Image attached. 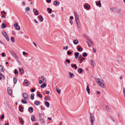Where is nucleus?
I'll list each match as a JSON object with an SVG mask.
<instances>
[{"label": "nucleus", "mask_w": 125, "mask_h": 125, "mask_svg": "<svg viewBox=\"0 0 125 125\" xmlns=\"http://www.w3.org/2000/svg\"><path fill=\"white\" fill-rule=\"evenodd\" d=\"M97 83L101 87L104 88L105 87V85L104 81L101 79L98 78L96 79Z\"/></svg>", "instance_id": "f257e3e1"}, {"label": "nucleus", "mask_w": 125, "mask_h": 125, "mask_svg": "<svg viewBox=\"0 0 125 125\" xmlns=\"http://www.w3.org/2000/svg\"><path fill=\"white\" fill-rule=\"evenodd\" d=\"M90 118L91 120V125H94V121L95 120V118L94 115L91 114L90 115Z\"/></svg>", "instance_id": "f03ea898"}, {"label": "nucleus", "mask_w": 125, "mask_h": 125, "mask_svg": "<svg viewBox=\"0 0 125 125\" xmlns=\"http://www.w3.org/2000/svg\"><path fill=\"white\" fill-rule=\"evenodd\" d=\"M22 96L23 98L27 100L28 99V95L27 93H25L22 94Z\"/></svg>", "instance_id": "7ed1b4c3"}, {"label": "nucleus", "mask_w": 125, "mask_h": 125, "mask_svg": "<svg viewBox=\"0 0 125 125\" xmlns=\"http://www.w3.org/2000/svg\"><path fill=\"white\" fill-rule=\"evenodd\" d=\"M8 92L10 95H12V90L10 87H8L7 88Z\"/></svg>", "instance_id": "20e7f679"}, {"label": "nucleus", "mask_w": 125, "mask_h": 125, "mask_svg": "<svg viewBox=\"0 0 125 125\" xmlns=\"http://www.w3.org/2000/svg\"><path fill=\"white\" fill-rule=\"evenodd\" d=\"M10 53L12 56L15 58L18 57V56L13 51H11L10 52Z\"/></svg>", "instance_id": "39448f33"}, {"label": "nucleus", "mask_w": 125, "mask_h": 125, "mask_svg": "<svg viewBox=\"0 0 125 125\" xmlns=\"http://www.w3.org/2000/svg\"><path fill=\"white\" fill-rule=\"evenodd\" d=\"M90 5H87L85 4L84 5V8L86 10L89 9L90 7Z\"/></svg>", "instance_id": "423d86ee"}, {"label": "nucleus", "mask_w": 125, "mask_h": 125, "mask_svg": "<svg viewBox=\"0 0 125 125\" xmlns=\"http://www.w3.org/2000/svg\"><path fill=\"white\" fill-rule=\"evenodd\" d=\"M69 73L70 74L69 77L70 78H72L74 77V75L73 73L69 72Z\"/></svg>", "instance_id": "0eeeda50"}, {"label": "nucleus", "mask_w": 125, "mask_h": 125, "mask_svg": "<svg viewBox=\"0 0 125 125\" xmlns=\"http://www.w3.org/2000/svg\"><path fill=\"white\" fill-rule=\"evenodd\" d=\"M55 87L56 88V90L57 92L59 94H60L61 92V89H59V88L57 86H55Z\"/></svg>", "instance_id": "6e6552de"}, {"label": "nucleus", "mask_w": 125, "mask_h": 125, "mask_svg": "<svg viewBox=\"0 0 125 125\" xmlns=\"http://www.w3.org/2000/svg\"><path fill=\"white\" fill-rule=\"evenodd\" d=\"M53 3L54 5L56 6H57L60 4L59 2H58L56 1H54Z\"/></svg>", "instance_id": "1a4fd4ad"}, {"label": "nucleus", "mask_w": 125, "mask_h": 125, "mask_svg": "<svg viewBox=\"0 0 125 125\" xmlns=\"http://www.w3.org/2000/svg\"><path fill=\"white\" fill-rule=\"evenodd\" d=\"M79 53L78 52H75L74 53V55L75 56V58H76L77 59L78 58V56L79 55Z\"/></svg>", "instance_id": "9d476101"}, {"label": "nucleus", "mask_w": 125, "mask_h": 125, "mask_svg": "<svg viewBox=\"0 0 125 125\" xmlns=\"http://www.w3.org/2000/svg\"><path fill=\"white\" fill-rule=\"evenodd\" d=\"M46 86L47 84L46 83H43L41 85L40 87L42 88Z\"/></svg>", "instance_id": "9b49d317"}, {"label": "nucleus", "mask_w": 125, "mask_h": 125, "mask_svg": "<svg viewBox=\"0 0 125 125\" xmlns=\"http://www.w3.org/2000/svg\"><path fill=\"white\" fill-rule=\"evenodd\" d=\"M95 2L96 3V4L97 6H99V7H100L101 6V3L100 2V0H99L98 1V2H97V1H96Z\"/></svg>", "instance_id": "f8f14e48"}, {"label": "nucleus", "mask_w": 125, "mask_h": 125, "mask_svg": "<svg viewBox=\"0 0 125 125\" xmlns=\"http://www.w3.org/2000/svg\"><path fill=\"white\" fill-rule=\"evenodd\" d=\"M31 119L32 121H35V118L34 115H32L31 116Z\"/></svg>", "instance_id": "ddd939ff"}, {"label": "nucleus", "mask_w": 125, "mask_h": 125, "mask_svg": "<svg viewBox=\"0 0 125 125\" xmlns=\"http://www.w3.org/2000/svg\"><path fill=\"white\" fill-rule=\"evenodd\" d=\"M77 48H78V51L79 52H81L83 50L82 48L80 46H78Z\"/></svg>", "instance_id": "4468645a"}, {"label": "nucleus", "mask_w": 125, "mask_h": 125, "mask_svg": "<svg viewBox=\"0 0 125 125\" xmlns=\"http://www.w3.org/2000/svg\"><path fill=\"white\" fill-rule=\"evenodd\" d=\"M91 64L92 66L94 67L95 66V64L94 62V61L93 60H91Z\"/></svg>", "instance_id": "2eb2a0df"}, {"label": "nucleus", "mask_w": 125, "mask_h": 125, "mask_svg": "<svg viewBox=\"0 0 125 125\" xmlns=\"http://www.w3.org/2000/svg\"><path fill=\"white\" fill-rule=\"evenodd\" d=\"M39 18L40 19V21L42 22L43 21V19L42 17V16L40 15L39 16Z\"/></svg>", "instance_id": "dca6fc26"}, {"label": "nucleus", "mask_w": 125, "mask_h": 125, "mask_svg": "<svg viewBox=\"0 0 125 125\" xmlns=\"http://www.w3.org/2000/svg\"><path fill=\"white\" fill-rule=\"evenodd\" d=\"M45 104L47 107H49V103L47 101H45Z\"/></svg>", "instance_id": "f3484780"}, {"label": "nucleus", "mask_w": 125, "mask_h": 125, "mask_svg": "<svg viewBox=\"0 0 125 125\" xmlns=\"http://www.w3.org/2000/svg\"><path fill=\"white\" fill-rule=\"evenodd\" d=\"M26 100L25 99H23L21 101V102L23 104H26L27 103V102Z\"/></svg>", "instance_id": "a211bd4d"}, {"label": "nucleus", "mask_w": 125, "mask_h": 125, "mask_svg": "<svg viewBox=\"0 0 125 125\" xmlns=\"http://www.w3.org/2000/svg\"><path fill=\"white\" fill-rule=\"evenodd\" d=\"M73 43L74 44L76 45L78 43V41L77 40H75L73 41Z\"/></svg>", "instance_id": "6ab92c4d"}, {"label": "nucleus", "mask_w": 125, "mask_h": 125, "mask_svg": "<svg viewBox=\"0 0 125 125\" xmlns=\"http://www.w3.org/2000/svg\"><path fill=\"white\" fill-rule=\"evenodd\" d=\"M33 108L31 107H30L28 108V110L30 113L32 112H33Z\"/></svg>", "instance_id": "aec40b11"}, {"label": "nucleus", "mask_w": 125, "mask_h": 125, "mask_svg": "<svg viewBox=\"0 0 125 125\" xmlns=\"http://www.w3.org/2000/svg\"><path fill=\"white\" fill-rule=\"evenodd\" d=\"M90 89L89 88V85L88 84L86 88V91L88 92V94H89L90 92H89V91H90Z\"/></svg>", "instance_id": "412c9836"}, {"label": "nucleus", "mask_w": 125, "mask_h": 125, "mask_svg": "<svg viewBox=\"0 0 125 125\" xmlns=\"http://www.w3.org/2000/svg\"><path fill=\"white\" fill-rule=\"evenodd\" d=\"M83 71V70L82 68H79L78 69V72L79 73H81Z\"/></svg>", "instance_id": "4be33fe9"}, {"label": "nucleus", "mask_w": 125, "mask_h": 125, "mask_svg": "<svg viewBox=\"0 0 125 125\" xmlns=\"http://www.w3.org/2000/svg\"><path fill=\"white\" fill-rule=\"evenodd\" d=\"M19 72L21 73H23V71L21 67L19 68Z\"/></svg>", "instance_id": "5701e85b"}, {"label": "nucleus", "mask_w": 125, "mask_h": 125, "mask_svg": "<svg viewBox=\"0 0 125 125\" xmlns=\"http://www.w3.org/2000/svg\"><path fill=\"white\" fill-rule=\"evenodd\" d=\"M6 25L5 23H3L1 26V27L2 28H4L6 27Z\"/></svg>", "instance_id": "b1692460"}, {"label": "nucleus", "mask_w": 125, "mask_h": 125, "mask_svg": "<svg viewBox=\"0 0 125 125\" xmlns=\"http://www.w3.org/2000/svg\"><path fill=\"white\" fill-rule=\"evenodd\" d=\"M37 94L40 98H42V95L41 94H40V92H38Z\"/></svg>", "instance_id": "393cba45"}, {"label": "nucleus", "mask_w": 125, "mask_h": 125, "mask_svg": "<svg viewBox=\"0 0 125 125\" xmlns=\"http://www.w3.org/2000/svg\"><path fill=\"white\" fill-rule=\"evenodd\" d=\"M47 10H48V13H51L52 11V10L51 9H50L49 8H48Z\"/></svg>", "instance_id": "a878e982"}, {"label": "nucleus", "mask_w": 125, "mask_h": 125, "mask_svg": "<svg viewBox=\"0 0 125 125\" xmlns=\"http://www.w3.org/2000/svg\"><path fill=\"white\" fill-rule=\"evenodd\" d=\"M35 105H38L40 104V102L38 101H37L35 102L34 103Z\"/></svg>", "instance_id": "bb28decb"}, {"label": "nucleus", "mask_w": 125, "mask_h": 125, "mask_svg": "<svg viewBox=\"0 0 125 125\" xmlns=\"http://www.w3.org/2000/svg\"><path fill=\"white\" fill-rule=\"evenodd\" d=\"M34 94L33 93L31 94V100H33L34 99Z\"/></svg>", "instance_id": "cd10ccee"}, {"label": "nucleus", "mask_w": 125, "mask_h": 125, "mask_svg": "<svg viewBox=\"0 0 125 125\" xmlns=\"http://www.w3.org/2000/svg\"><path fill=\"white\" fill-rule=\"evenodd\" d=\"M24 82L26 84H27L26 86H28L29 85V83L27 81V80H25L24 81Z\"/></svg>", "instance_id": "c85d7f7f"}, {"label": "nucleus", "mask_w": 125, "mask_h": 125, "mask_svg": "<svg viewBox=\"0 0 125 125\" xmlns=\"http://www.w3.org/2000/svg\"><path fill=\"white\" fill-rule=\"evenodd\" d=\"M2 34L4 37H5V36L7 35L6 32L4 31H2Z\"/></svg>", "instance_id": "c756f323"}, {"label": "nucleus", "mask_w": 125, "mask_h": 125, "mask_svg": "<svg viewBox=\"0 0 125 125\" xmlns=\"http://www.w3.org/2000/svg\"><path fill=\"white\" fill-rule=\"evenodd\" d=\"M50 97V96L48 95L47 97L45 96L44 98L45 100L48 101V98H49Z\"/></svg>", "instance_id": "7c9ffc66"}, {"label": "nucleus", "mask_w": 125, "mask_h": 125, "mask_svg": "<svg viewBox=\"0 0 125 125\" xmlns=\"http://www.w3.org/2000/svg\"><path fill=\"white\" fill-rule=\"evenodd\" d=\"M0 70L2 72H3L4 70V69L3 68L2 66L1 65H0Z\"/></svg>", "instance_id": "2f4dec72"}, {"label": "nucleus", "mask_w": 125, "mask_h": 125, "mask_svg": "<svg viewBox=\"0 0 125 125\" xmlns=\"http://www.w3.org/2000/svg\"><path fill=\"white\" fill-rule=\"evenodd\" d=\"M17 81V78L14 77L13 78V82L14 83H16Z\"/></svg>", "instance_id": "473e14b6"}, {"label": "nucleus", "mask_w": 125, "mask_h": 125, "mask_svg": "<svg viewBox=\"0 0 125 125\" xmlns=\"http://www.w3.org/2000/svg\"><path fill=\"white\" fill-rule=\"evenodd\" d=\"M82 55L84 57H86L87 56V53L85 52L83 53Z\"/></svg>", "instance_id": "72a5a7b5"}, {"label": "nucleus", "mask_w": 125, "mask_h": 125, "mask_svg": "<svg viewBox=\"0 0 125 125\" xmlns=\"http://www.w3.org/2000/svg\"><path fill=\"white\" fill-rule=\"evenodd\" d=\"M11 41L13 42H15L14 39V38L13 37H11Z\"/></svg>", "instance_id": "f704fd0d"}, {"label": "nucleus", "mask_w": 125, "mask_h": 125, "mask_svg": "<svg viewBox=\"0 0 125 125\" xmlns=\"http://www.w3.org/2000/svg\"><path fill=\"white\" fill-rule=\"evenodd\" d=\"M76 23H77V25L78 27L79 28H80V22H79V21H78L77 22H76Z\"/></svg>", "instance_id": "c9c22d12"}, {"label": "nucleus", "mask_w": 125, "mask_h": 125, "mask_svg": "<svg viewBox=\"0 0 125 125\" xmlns=\"http://www.w3.org/2000/svg\"><path fill=\"white\" fill-rule=\"evenodd\" d=\"M76 23H77V25L78 27L79 28H80V22H79V21H78L77 22H76Z\"/></svg>", "instance_id": "e433bc0d"}, {"label": "nucleus", "mask_w": 125, "mask_h": 125, "mask_svg": "<svg viewBox=\"0 0 125 125\" xmlns=\"http://www.w3.org/2000/svg\"><path fill=\"white\" fill-rule=\"evenodd\" d=\"M5 37L7 41H9V39L7 35L6 36H5Z\"/></svg>", "instance_id": "4c0bfd02"}, {"label": "nucleus", "mask_w": 125, "mask_h": 125, "mask_svg": "<svg viewBox=\"0 0 125 125\" xmlns=\"http://www.w3.org/2000/svg\"><path fill=\"white\" fill-rule=\"evenodd\" d=\"M14 73L15 74H18V72L17 71V70L16 69H15L14 70Z\"/></svg>", "instance_id": "58836bf2"}, {"label": "nucleus", "mask_w": 125, "mask_h": 125, "mask_svg": "<svg viewBox=\"0 0 125 125\" xmlns=\"http://www.w3.org/2000/svg\"><path fill=\"white\" fill-rule=\"evenodd\" d=\"M106 108L108 111H110V109H109V107L108 106H106Z\"/></svg>", "instance_id": "ea45409f"}, {"label": "nucleus", "mask_w": 125, "mask_h": 125, "mask_svg": "<svg viewBox=\"0 0 125 125\" xmlns=\"http://www.w3.org/2000/svg\"><path fill=\"white\" fill-rule=\"evenodd\" d=\"M85 59V58H83L82 59H80V63H82L83 61Z\"/></svg>", "instance_id": "a19ab883"}, {"label": "nucleus", "mask_w": 125, "mask_h": 125, "mask_svg": "<svg viewBox=\"0 0 125 125\" xmlns=\"http://www.w3.org/2000/svg\"><path fill=\"white\" fill-rule=\"evenodd\" d=\"M19 108H20V109H19V110L20 111H23V109L22 108V107L21 106H20L19 107Z\"/></svg>", "instance_id": "79ce46f5"}, {"label": "nucleus", "mask_w": 125, "mask_h": 125, "mask_svg": "<svg viewBox=\"0 0 125 125\" xmlns=\"http://www.w3.org/2000/svg\"><path fill=\"white\" fill-rule=\"evenodd\" d=\"M76 18H75V21L76 22H77L78 21H79V18L78 17H77L76 16H75Z\"/></svg>", "instance_id": "37998d69"}, {"label": "nucleus", "mask_w": 125, "mask_h": 125, "mask_svg": "<svg viewBox=\"0 0 125 125\" xmlns=\"http://www.w3.org/2000/svg\"><path fill=\"white\" fill-rule=\"evenodd\" d=\"M15 29L18 30H19L20 29V27L19 26H18L17 27H16Z\"/></svg>", "instance_id": "c03bdc74"}, {"label": "nucleus", "mask_w": 125, "mask_h": 125, "mask_svg": "<svg viewBox=\"0 0 125 125\" xmlns=\"http://www.w3.org/2000/svg\"><path fill=\"white\" fill-rule=\"evenodd\" d=\"M83 58V57H82V56L81 55H80L79 57V59H82Z\"/></svg>", "instance_id": "a18cd8bd"}, {"label": "nucleus", "mask_w": 125, "mask_h": 125, "mask_svg": "<svg viewBox=\"0 0 125 125\" xmlns=\"http://www.w3.org/2000/svg\"><path fill=\"white\" fill-rule=\"evenodd\" d=\"M18 25V23H15L14 24V26L15 27V28L17 27Z\"/></svg>", "instance_id": "49530a36"}, {"label": "nucleus", "mask_w": 125, "mask_h": 125, "mask_svg": "<svg viewBox=\"0 0 125 125\" xmlns=\"http://www.w3.org/2000/svg\"><path fill=\"white\" fill-rule=\"evenodd\" d=\"M35 15H37L38 14L39 12L38 11H37V10H35Z\"/></svg>", "instance_id": "de8ad7c7"}, {"label": "nucleus", "mask_w": 125, "mask_h": 125, "mask_svg": "<svg viewBox=\"0 0 125 125\" xmlns=\"http://www.w3.org/2000/svg\"><path fill=\"white\" fill-rule=\"evenodd\" d=\"M66 61L68 63H70V61L68 59H67L66 60Z\"/></svg>", "instance_id": "09e8293b"}, {"label": "nucleus", "mask_w": 125, "mask_h": 125, "mask_svg": "<svg viewBox=\"0 0 125 125\" xmlns=\"http://www.w3.org/2000/svg\"><path fill=\"white\" fill-rule=\"evenodd\" d=\"M41 78L42 80H43L44 81L45 80V78L43 76H42L41 77Z\"/></svg>", "instance_id": "8fccbe9b"}, {"label": "nucleus", "mask_w": 125, "mask_h": 125, "mask_svg": "<svg viewBox=\"0 0 125 125\" xmlns=\"http://www.w3.org/2000/svg\"><path fill=\"white\" fill-rule=\"evenodd\" d=\"M1 13H4V14H7V13H6V12H5L4 10H3V11H1Z\"/></svg>", "instance_id": "3c124183"}, {"label": "nucleus", "mask_w": 125, "mask_h": 125, "mask_svg": "<svg viewBox=\"0 0 125 125\" xmlns=\"http://www.w3.org/2000/svg\"><path fill=\"white\" fill-rule=\"evenodd\" d=\"M83 36L86 39H87L88 38V37L85 34H84Z\"/></svg>", "instance_id": "603ef678"}, {"label": "nucleus", "mask_w": 125, "mask_h": 125, "mask_svg": "<svg viewBox=\"0 0 125 125\" xmlns=\"http://www.w3.org/2000/svg\"><path fill=\"white\" fill-rule=\"evenodd\" d=\"M30 10V8L29 7H26V11H29Z\"/></svg>", "instance_id": "864d4df0"}, {"label": "nucleus", "mask_w": 125, "mask_h": 125, "mask_svg": "<svg viewBox=\"0 0 125 125\" xmlns=\"http://www.w3.org/2000/svg\"><path fill=\"white\" fill-rule=\"evenodd\" d=\"M72 53V52H69V51H68L67 52V54L69 55H70V54L71 53Z\"/></svg>", "instance_id": "5fc2aeb1"}, {"label": "nucleus", "mask_w": 125, "mask_h": 125, "mask_svg": "<svg viewBox=\"0 0 125 125\" xmlns=\"http://www.w3.org/2000/svg\"><path fill=\"white\" fill-rule=\"evenodd\" d=\"M41 109L42 110H45V109L44 108V107L42 106H41Z\"/></svg>", "instance_id": "6e6d98bb"}, {"label": "nucleus", "mask_w": 125, "mask_h": 125, "mask_svg": "<svg viewBox=\"0 0 125 125\" xmlns=\"http://www.w3.org/2000/svg\"><path fill=\"white\" fill-rule=\"evenodd\" d=\"M4 115H2L1 116V117L0 119H3L4 118Z\"/></svg>", "instance_id": "4d7b16f0"}, {"label": "nucleus", "mask_w": 125, "mask_h": 125, "mask_svg": "<svg viewBox=\"0 0 125 125\" xmlns=\"http://www.w3.org/2000/svg\"><path fill=\"white\" fill-rule=\"evenodd\" d=\"M70 23L71 25H72L73 23V21L72 20H70Z\"/></svg>", "instance_id": "13d9d810"}, {"label": "nucleus", "mask_w": 125, "mask_h": 125, "mask_svg": "<svg viewBox=\"0 0 125 125\" xmlns=\"http://www.w3.org/2000/svg\"><path fill=\"white\" fill-rule=\"evenodd\" d=\"M46 1L48 3H49L51 2V0H46Z\"/></svg>", "instance_id": "bf43d9fd"}, {"label": "nucleus", "mask_w": 125, "mask_h": 125, "mask_svg": "<svg viewBox=\"0 0 125 125\" xmlns=\"http://www.w3.org/2000/svg\"><path fill=\"white\" fill-rule=\"evenodd\" d=\"M42 83V80H40L39 82V83L40 84Z\"/></svg>", "instance_id": "052dcab7"}, {"label": "nucleus", "mask_w": 125, "mask_h": 125, "mask_svg": "<svg viewBox=\"0 0 125 125\" xmlns=\"http://www.w3.org/2000/svg\"><path fill=\"white\" fill-rule=\"evenodd\" d=\"M110 118H111V119H112V121H113V122H115V120H114V119H113V118H112V117H110Z\"/></svg>", "instance_id": "680f3d73"}, {"label": "nucleus", "mask_w": 125, "mask_h": 125, "mask_svg": "<svg viewBox=\"0 0 125 125\" xmlns=\"http://www.w3.org/2000/svg\"><path fill=\"white\" fill-rule=\"evenodd\" d=\"M89 42L90 43H92V44L91 45L92 46V45L93 44V42H92V41H91V40H90L89 41Z\"/></svg>", "instance_id": "e2e57ef3"}, {"label": "nucleus", "mask_w": 125, "mask_h": 125, "mask_svg": "<svg viewBox=\"0 0 125 125\" xmlns=\"http://www.w3.org/2000/svg\"><path fill=\"white\" fill-rule=\"evenodd\" d=\"M35 91V90L34 89H32L31 91L32 92H34Z\"/></svg>", "instance_id": "0e129e2a"}, {"label": "nucleus", "mask_w": 125, "mask_h": 125, "mask_svg": "<svg viewBox=\"0 0 125 125\" xmlns=\"http://www.w3.org/2000/svg\"><path fill=\"white\" fill-rule=\"evenodd\" d=\"M93 52H96V50L95 49H93Z\"/></svg>", "instance_id": "69168bd1"}, {"label": "nucleus", "mask_w": 125, "mask_h": 125, "mask_svg": "<svg viewBox=\"0 0 125 125\" xmlns=\"http://www.w3.org/2000/svg\"><path fill=\"white\" fill-rule=\"evenodd\" d=\"M123 94L125 93V88L124 87L123 88Z\"/></svg>", "instance_id": "338daca9"}, {"label": "nucleus", "mask_w": 125, "mask_h": 125, "mask_svg": "<svg viewBox=\"0 0 125 125\" xmlns=\"http://www.w3.org/2000/svg\"><path fill=\"white\" fill-rule=\"evenodd\" d=\"M50 93V92L49 91H47L46 92V94H48Z\"/></svg>", "instance_id": "774afa93"}]
</instances>
